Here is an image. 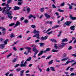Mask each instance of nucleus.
Instances as JSON below:
<instances>
[{
    "mask_svg": "<svg viewBox=\"0 0 76 76\" xmlns=\"http://www.w3.org/2000/svg\"><path fill=\"white\" fill-rule=\"evenodd\" d=\"M61 44H62V45H64L65 46V45H66V44H67V43H63V42H62V43H61Z\"/></svg>",
    "mask_w": 76,
    "mask_h": 76,
    "instance_id": "50",
    "label": "nucleus"
},
{
    "mask_svg": "<svg viewBox=\"0 0 76 76\" xmlns=\"http://www.w3.org/2000/svg\"><path fill=\"white\" fill-rule=\"evenodd\" d=\"M18 58V56H17V58H14L13 59V60L12 61V63H15V62H16L17 61V58Z\"/></svg>",
    "mask_w": 76,
    "mask_h": 76,
    "instance_id": "20",
    "label": "nucleus"
},
{
    "mask_svg": "<svg viewBox=\"0 0 76 76\" xmlns=\"http://www.w3.org/2000/svg\"><path fill=\"white\" fill-rule=\"evenodd\" d=\"M8 8H9L8 9H7L5 10L6 9V7H4L2 9L1 7H0V11H1L2 10H3L2 13H4V14L9 13L10 12H12L11 11H9V10H10L12 9V7H8Z\"/></svg>",
    "mask_w": 76,
    "mask_h": 76,
    "instance_id": "1",
    "label": "nucleus"
},
{
    "mask_svg": "<svg viewBox=\"0 0 76 76\" xmlns=\"http://www.w3.org/2000/svg\"><path fill=\"white\" fill-rule=\"evenodd\" d=\"M9 72H8L5 74V75L6 76H8V75H9Z\"/></svg>",
    "mask_w": 76,
    "mask_h": 76,
    "instance_id": "61",
    "label": "nucleus"
},
{
    "mask_svg": "<svg viewBox=\"0 0 76 76\" xmlns=\"http://www.w3.org/2000/svg\"><path fill=\"white\" fill-rule=\"evenodd\" d=\"M12 11H10L9 13H7L4 14V15H8V18H10V19H12L13 17L12 16Z\"/></svg>",
    "mask_w": 76,
    "mask_h": 76,
    "instance_id": "4",
    "label": "nucleus"
},
{
    "mask_svg": "<svg viewBox=\"0 0 76 76\" xmlns=\"http://www.w3.org/2000/svg\"><path fill=\"white\" fill-rule=\"evenodd\" d=\"M59 27H60V26L58 25H56L53 26L52 27V28L55 29V28H59Z\"/></svg>",
    "mask_w": 76,
    "mask_h": 76,
    "instance_id": "26",
    "label": "nucleus"
},
{
    "mask_svg": "<svg viewBox=\"0 0 76 76\" xmlns=\"http://www.w3.org/2000/svg\"><path fill=\"white\" fill-rule=\"evenodd\" d=\"M25 70H22L20 72V75H23V73H24V71Z\"/></svg>",
    "mask_w": 76,
    "mask_h": 76,
    "instance_id": "31",
    "label": "nucleus"
},
{
    "mask_svg": "<svg viewBox=\"0 0 76 76\" xmlns=\"http://www.w3.org/2000/svg\"><path fill=\"white\" fill-rule=\"evenodd\" d=\"M4 44H2L1 45V49H3L4 48V47H5V46L4 45Z\"/></svg>",
    "mask_w": 76,
    "mask_h": 76,
    "instance_id": "21",
    "label": "nucleus"
},
{
    "mask_svg": "<svg viewBox=\"0 0 76 76\" xmlns=\"http://www.w3.org/2000/svg\"><path fill=\"white\" fill-rule=\"evenodd\" d=\"M15 25V23H11L9 25L10 26H14Z\"/></svg>",
    "mask_w": 76,
    "mask_h": 76,
    "instance_id": "37",
    "label": "nucleus"
},
{
    "mask_svg": "<svg viewBox=\"0 0 76 76\" xmlns=\"http://www.w3.org/2000/svg\"><path fill=\"white\" fill-rule=\"evenodd\" d=\"M23 3V2L22 1L21 2H19L18 3V5H21Z\"/></svg>",
    "mask_w": 76,
    "mask_h": 76,
    "instance_id": "40",
    "label": "nucleus"
},
{
    "mask_svg": "<svg viewBox=\"0 0 76 76\" xmlns=\"http://www.w3.org/2000/svg\"><path fill=\"white\" fill-rule=\"evenodd\" d=\"M15 70L17 72H20L21 70V69L20 68H18L16 69Z\"/></svg>",
    "mask_w": 76,
    "mask_h": 76,
    "instance_id": "24",
    "label": "nucleus"
},
{
    "mask_svg": "<svg viewBox=\"0 0 76 76\" xmlns=\"http://www.w3.org/2000/svg\"><path fill=\"white\" fill-rule=\"evenodd\" d=\"M52 52H56V53H57V52H58V50H52Z\"/></svg>",
    "mask_w": 76,
    "mask_h": 76,
    "instance_id": "47",
    "label": "nucleus"
},
{
    "mask_svg": "<svg viewBox=\"0 0 76 76\" xmlns=\"http://www.w3.org/2000/svg\"><path fill=\"white\" fill-rule=\"evenodd\" d=\"M13 7L14 8V10H19V9H20V7L15 6V7Z\"/></svg>",
    "mask_w": 76,
    "mask_h": 76,
    "instance_id": "12",
    "label": "nucleus"
},
{
    "mask_svg": "<svg viewBox=\"0 0 76 76\" xmlns=\"http://www.w3.org/2000/svg\"><path fill=\"white\" fill-rule=\"evenodd\" d=\"M72 21H66L65 22V23H66V25L67 26H69L70 24L72 23Z\"/></svg>",
    "mask_w": 76,
    "mask_h": 76,
    "instance_id": "16",
    "label": "nucleus"
},
{
    "mask_svg": "<svg viewBox=\"0 0 76 76\" xmlns=\"http://www.w3.org/2000/svg\"><path fill=\"white\" fill-rule=\"evenodd\" d=\"M51 57V56H50L46 58V60H48V59H50Z\"/></svg>",
    "mask_w": 76,
    "mask_h": 76,
    "instance_id": "46",
    "label": "nucleus"
},
{
    "mask_svg": "<svg viewBox=\"0 0 76 76\" xmlns=\"http://www.w3.org/2000/svg\"><path fill=\"white\" fill-rule=\"evenodd\" d=\"M27 64V63H26V62L25 61L24 63V64H20V66L21 67H26V64Z\"/></svg>",
    "mask_w": 76,
    "mask_h": 76,
    "instance_id": "6",
    "label": "nucleus"
},
{
    "mask_svg": "<svg viewBox=\"0 0 76 76\" xmlns=\"http://www.w3.org/2000/svg\"><path fill=\"white\" fill-rule=\"evenodd\" d=\"M51 28H49L48 29L46 32H45V34H46V33H47L48 32H49V31H51Z\"/></svg>",
    "mask_w": 76,
    "mask_h": 76,
    "instance_id": "33",
    "label": "nucleus"
},
{
    "mask_svg": "<svg viewBox=\"0 0 76 76\" xmlns=\"http://www.w3.org/2000/svg\"><path fill=\"white\" fill-rule=\"evenodd\" d=\"M20 25V22H19V21H17L16 22V24L14 26V27L16 28L17 26H19V25Z\"/></svg>",
    "mask_w": 76,
    "mask_h": 76,
    "instance_id": "7",
    "label": "nucleus"
},
{
    "mask_svg": "<svg viewBox=\"0 0 76 76\" xmlns=\"http://www.w3.org/2000/svg\"><path fill=\"white\" fill-rule=\"evenodd\" d=\"M56 62V63H59V62H60V61L56 59V60L55 61Z\"/></svg>",
    "mask_w": 76,
    "mask_h": 76,
    "instance_id": "52",
    "label": "nucleus"
},
{
    "mask_svg": "<svg viewBox=\"0 0 76 76\" xmlns=\"http://www.w3.org/2000/svg\"><path fill=\"white\" fill-rule=\"evenodd\" d=\"M1 29H2V31H6V28H4L3 27H1Z\"/></svg>",
    "mask_w": 76,
    "mask_h": 76,
    "instance_id": "35",
    "label": "nucleus"
},
{
    "mask_svg": "<svg viewBox=\"0 0 76 76\" xmlns=\"http://www.w3.org/2000/svg\"><path fill=\"white\" fill-rule=\"evenodd\" d=\"M25 49H26V50H31V48L30 47H25Z\"/></svg>",
    "mask_w": 76,
    "mask_h": 76,
    "instance_id": "28",
    "label": "nucleus"
},
{
    "mask_svg": "<svg viewBox=\"0 0 76 76\" xmlns=\"http://www.w3.org/2000/svg\"><path fill=\"white\" fill-rule=\"evenodd\" d=\"M72 48V46H69V48H68V50H71Z\"/></svg>",
    "mask_w": 76,
    "mask_h": 76,
    "instance_id": "54",
    "label": "nucleus"
},
{
    "mask_svg": "<svg viewBox=\"0 0 76 76\" xmlns=\"http://www.w3.org/2000/svg\"><path fill=\"white\" fill-rule=\"evenodd\" d=\"M44 8H42L40 9V11L41 12H43L44 10Z\"/></svg>",
    "mask_w": 76,
    "mask_h": 76,
    "instance_id": "42",
    "label": "nucleus"
},
{
    "mask_svg": "<svg viewBox=\"0 0 76 76\" xmlns=\"http://www.w3.org/2000/svg\"><path fill=\"white\" fill-rule=\"evenodd\" d=\"M54 47L55 49H56V50L58 48V47L57 46V44H55L54 45Z\"/></svg>",
    "mask_w": 76,
    "mask_h": 76,
    "instance_id": "25",
    "label": "nucleus"
},
{
    "mask_svg": "<svg viewBox=\"0 0 76 76\" xmlns=\"http://www.w3.org/2000/svg\"><path fill=\"white\" fill-rule=\"evenodd\" d=\"M50 68H48L46 69V72H50Z\"/></svg>",
    "mask_w": 76,
    "mask_h": 76,
    "instance_id": "60",
    "label": "nucleus"
},
{
    "mask_svg": "<svg viewBox=\"0 0 76 76\" xmlns=\"http://www.w3.org/2000/svg\"><path fill=\"white\" fill-rule=\"evenodd\" d=\"M67 41H68V40L66 38L62 40V42H67Z\"/></svg>",
    "mask_w": 76,
    "mask_h": 76,
    "instance_id": "18",
    "label": "nucleus"
},
{
    "mask_svg": "<svg viewBox=\"0 0 76 76\" xmlns=\"http://www.w3.org/2000/svg\"><path fill=\"white\" fill-rule=\"evenodd\" d=\"M73 61H74V62H75V61L74 60H72L71 61H68L65 63V65H67V64H69V63H71V62H73Z\"/></svg>",
    "mask_w": 76,
    "mask_h": 76,
    "instance_id": "13",
    "label": "nucleus"
},
{
    "mask_svg": "<svg viewBox=\"0 0 76 76\" xmlns=\"http://www.w3.org/2000/svg\"><path fill=\"white\" fill-rule=\"evenodd\" d=\"M22 36L21 35H20L17 37V39H19V38H20H20H22Z\"/></svg>",
    "mask_w": 76,
    "mask_h": 76,
    "instance_id": "30",
    "label": "nucleus"
},
{
    "mask_svg": "<svg viewBox=\"0 0 76 76\" xmlns=\"http://www.w3.org/2000/svg\"><path fill=\"white\" fill-rule=\"evenodd\" d=\"M13 50H14V51H16L17 50L16 49V47H13Z\"/></svg>",
    "mask_w": 76,
    "mask_h": 76,
    "instance_id": "59",
    "label": "nucleus"
},
{
    "mask_svg": "<svg viewBox=\"0 0 76 76\" xmlns=\"http://www.w3.org/2000/svg\"><path fill=\"white\" fill-rule=\"evenodd\" d=\"M70 68V66H69L66 69V71H67V70H69V68Z\"/></svg>",
    "mask_w": 76,
    "mask_h": 76,
    "instance_id": "62",
    "label": "nucleus"
},
{
    "mask_svg": "<svg viewBox=\"0 0 76 76\" xmlns=\"http://www.w3.org/2000/svg\"><path fill=\"white\" fill-rule=\"evenodd\" d=\"M72 8H73V7L71 5H70L69 7V9H72Z\"/></svg>",
    "mask_w": 76,
    "mask_h": 76,
    "instance_id": "53",
    "label": "nucleus"
},
{
    "mask_svg": "<svg viewBox=\"0 0 76 76\" xmlns=\"http://www.w3.org/2000/svg\"><path fill=\"white\" fill-rule=\"evenodd\" d=\"M53 32V31H50L48 33H47L48 35H49L50 34H52Z\"/></svg>",
    "mask_w": 76,
    "mask_h": 76,
    "instance_id": "51",
    "label": "nucleus"
},
{
    "mask_svg": "<svg viewBox=\"0 0 76 76\" xmlns=\"http://www.w3.org/2000/svg\"><path fill=\"white\" fill-rule=\"evenodd\" d=\"M65 4V3L64 2H63L61 4V6H64V4Z\"/></svg>",
    "mask_w": 76,
    "mask_h": 76,
    "instance_id": "43",
    "label": "nucleus"
},
{
    "mask_svg": "<svg viewBox=\"0 0 76 76\" xmlns=\"http://www.w3.org/2000/svg\"><path fill=\"white\" fill-rule=\"evenodd\" d=\"M44 15L45 16V17L47 18L48 19H49V18H50V15H48V14L45 13L44 14Z\"/></svg>",
    "mask_w": 76,
    "mask_h": 76,
    "instance_id": "14",
    "label": "nucleus"
},
{
    "mask_svg": "<svg viewBox=\"0 0 76 76\" xmlns=\"http://www.w3.org/2000/svg\"><path fill=\"white\" fill-rule=\"evenodd\" d=\"M13 76V74H10L9 76Z\"/></svg>",
    "mask_w": 76,
    "mask_h": 76,
    "instance_id": "64",
    "label": "nucleus"
},
{
    "mask_svg": "<svg viewBox=\"0 0 76 76\" xmlns=\"http://www.w3.org/2000/svg\"><path fill=\"white\" fill-rule=\"evenodd\" d=\"M50 41H52V42H57V41H56V39H51L50 40Z\"/></svg>",
    "mask_w": 76,
    "mask_h": 76,
    "instance_id": "17",
    "label": "nucleus"
},
{
    "mask_svg": "<svg viewBox=\"0 0 76 76\" xmlns=\"http://www.w3.org/2000/svg\"><path fill=\"white\" fill-rule=\"evenodd\" d=\"M12 55V53H10L7 56V58H9V57H10V56H11Z\"/></svg>",
    "mask_w": 76,
    "mask_h": 76,
    "instance_id": "32",
    "label": "nucleus"
},
{
    "mask_svg": "<svg viewBox=\"0 0 76 76\" xmlns=\"http://www.w3.org/2000/svg\"><path fill=\"white\" fill-rule=\"evenodd\" d=\"M31 58H31V57H28V58H27L25 62H26V63H27V61H30L31 60Z\"/></svg>",
    "mask_w": 76,
    "mask_h": 76,
    "instance_id": "19",
    "label": "nucleus"
},
{
    "mask_svg": "<svg viewBox=\"0 0 76 76\" xmlns=\"http://www.w3.org/2000/svg\"><path fill=\"white\" fill-rule=\"evenodd\" d=\"M6 34V31H2V34L3 35H4Z\"/></svg>",
    "mask_w": 76,
    "mask_h": 76,
    "instance_id": "56",
    "label": "nucleus"
},
{
    "mask_svg": "<svg viewBox=\"0 0 76 76\" xmlns=\"http://www.w3.org/2000/svg\"><path fill=\"white\" fill-rule=\"evenodd\" d=\"M31 27L32 28H35V25H32L31 26Z\"/></svg>",
    "mask_w": 76,
    "mask_h": 76,
    "instance_id": "45",
    "label": "nucleus"
},
{
    "mask_svg": "<svg viewBox=\"0 0 76 76\" xmlns=\"http://www.w3.org/2000/svg\"><path fill=\"white\" fill-rule=\"evenodd\" d=\"M52 6L53 9H56V6L54 4L52 5Z\"/></svg>",
    "mask_w": 76,
    "mask_h": 76,
    "instance_id": "39",
    "label": "nucleus"
},
{
    "mask_svg": "<svg viewBox=\"0 0 76 76\" xmlns=\"http://www.w3.org/2000/svg\"><path fill=\"white\" fill-rule=\"evenodd\" d=\"M65 46L64 45H59V47H61V48H63Z\"/></svg>",
    "mask_w": 76,
    "mask_h": 76,
    "instance_id": "48",
    "label": "nucleus"
},
{
    "mask_svg": "<svg viewBox=\"0 0 76 76\" xmlns=\"http://www.w3.org/2000/svg\"><path fill=\"white\" fill-rule=\"evenodd\" d=\"M69 57H68L64 58H63L61 60V61H66V60H69Z\"/></svg>",
    "mask_w": 76,
    "mask_h": 76,
    "instance_id": "10",
    "label": "nucleus"
},
{
    "mask_svg": "<svg viewBox=\"0 0 76 76\" xmlns=\"http://www.w3.org/2000/svg\"><path fill=\"white\" fill-rule=\"evenodd\" d=\"M50 49L49 48H47L46 49V50H44L43 51V50H41L40 52L38 54V57H39L40 56H41V55H42L43 53H47V52L48 51H50Z\"/></svg>",
    "mask_w": 76,
    "mask_h": 76,
    "instance_id": "2",
    "label": "nucleus"
},
{
    "mask_svg": "<svg viewBox=\"0 0 76 76\" xmlns=\"http://www.w3.org/2000/svg\"><path fill=\"white\" fill-rule=\"evenodd\" d=\"M62 32V31H61L59 32V34L58 35V37H59L61 35V33Z\"/></svg>",
    "mask_w": 76,
    "mask_h": 76,
    "instance_id": "44",
    "label": "nucleus"
},
{
    "mask_svg": "<svg viewBox=\"0 0 76 76\" xmlns=\"http://www.w3.org/2000/svg\"><path fill=\"white\" fill-rule=\"evenodd\" d=\"M8 41H9V39H7L4 42V45H7V42H8Z\"/></svg>",
    "mask_w": 76,
    "mask_h": 76,
    "instance_id": "23",
    "label": "nucleus"
},
{
    "mask_svg": "<svg viewBox=\"0 0 76 76\" xmlns=\"http://www.w3.org/2000/svg\"><path fill=\"white\" fill-rule=\"evenodd\" d=\"M47 38H48V36H46L44 37L42 36L41 38V39L42 40H43V41H45V40H46V39H47Z\"/></svg>",
    "mask_w": 76,
    "mask_h": 76,
    "instance_id": "9",
    "label": "nucleus"
},
{
    "mask_svg": "<svg viewBox=\"0 0 76 76\" xmlns=\"http://www.w3.org/2000/svg\"><path fill=\"white\" fill-rule=\"evenodd\" d=\"M75 26H71L70 27V29L71 30V31H75Z\"/></svg>",
    "mask_w": 76,
    "mask_h": 76,
    "instance_id": "15",
    "label": "nucleus"
},
{
    "mask_svg": "<svg viewBox=\"0 0 76 76\" xmlns=\"http://www.w3.org/2000/svg\"><path fill=\"white\" fill-rule=\"evenodd\" d=\"M28 18L29 19H31V18H33L34 19H35L36 18V17L35 16L31 14H30V15L28 16Z\"/></svg>",
    "mask_w": 76,
    "mask_h": 76,
    "instance_id": "8",
    "label": "nucleus"
},
{
    "mask_svg": "<svg viewBox=\"0 0 76 76\" xmlns=\"http://www.w3.org/2000/svg\"><path fill=\"white\" fill-rule=\"evenodd\" d=\"M70 19H71V20H76V17H73L72 15H70Z\"/></svg>",
    "mask_w": 76,
    "mask_h": 76,
    "instance_id": "11",
    "label": "nucleus"
},
{
    "mask_svg": "<svg viewBox=\"0 0 76 76\" xmlns=\"http://www.w3.org/2000/svg\"><path fill=\"white\" fill-rule=\"evenodd\" d=\"M58 11L59 12H64V10H61L59 8L58 9Z\"/></svg>",
    "mask_w": 76,
    "mask_h": 76,
    "instance_id": "29",
    "label": "nucleus"
},
{
    "mask_svg": "<svg viewBox=\"0 0 76 76\" xmlns=\"http://www.w3.org/2000/svg\"><path fill=\"white\" fill-rule=\"evenodd\" d=\"M50 69L52 70V71H53V72H55L56 70H55V69H54V67H51L50 68Z\"/></svg>",
    "mask_w": 76,
    "mask_h": 76,
    "instance_id": "22",
    "label": "nucleus"
},
{
    "mask_svg": "<svg viewBox=\"0 0 76 76\" xmlns=\"http://www.w3.org/2000/svg\"><path fill=\"white\" fill-rule=\"evenodd\" d=\"M53 60H51L50 62H48V64L49 65H50V64H52V63H53Z\"/></svg>",
    "mask_w": 76,
    "mask_h": 76,
    "instance_id": "27",
    "label": "nucleus"
},
{
    "mask_svg": "<svg viewBox=\"0 0 76 76\" xmlns=\"http://www.w3.org/2000/svg\"><path fill=\"white\" fill-rule=\"evenodd\" d=\"M39 44L41 47H42L44 45V43H39Z\"/></svg>",
    "mask_w": 76,
    "mask_h": 76,
    "instance_id": "38",
    "label": "nucleus"
},
{
    "mask_svg": "<svg viewBox=\"0 0 76 76\" xmlns=\"http://www.w3.org/2000/svg\"><path fill=\"white\" fill-rule=\"evenodd\" d=\"M28 21L29 20H28L26 19L24 20V22L25 23H28Z\"/></svg>",
    "mask_w": 76,
    "mask_h": 76,
    "instance_id": "34",
    "label": "nucleus"
},
{
    "mask_svg": "<svg viewBox=\"0 0 76 76\" xmlns=\"http://www.w3.org/2000/svg\"><path fill=\"white\" fill-rule=\"evenodd\" d=\"M27 10L28 12H29L30 11H31V9L29 8H27Z\"/></svg>",
    "mask_w": 76,
    "mask_h": 76,
    "instance_id": "49",
    "label": "nucleus"
},
{
    "mask_svg": "<svg viewBox=\"0 0 76 76\" xmlns=\"http://www.w3.org/2000/svg\"><path fill=\"white\" fill-rule=\"evenodd\" d=\"M39 42V40L37 39L35 41V43H37V42Z\"/></svg>",
    "mask_w": 76,
    "mask_h": 76,
    "instance_id": "55",
    "label": "nucleus"
},
{
    "mask_svg": "<svg viewBox=\"0 0 76 76\" xmlns=\"http://www.w3.org/2000/svg\"><path fill=\"white\" fill-rule=\"evenodd\" d=\"M71 55L74 57H76V54H72Z\"/></svg>",
    "mask_w": 76,
    "mask_h": 76,
    "instance_id": "57",
    "label": "nucleus"
},
{
    "mask_svg": "<svg viewBox=\"0 0 76 76\" xmlns=\"http://www.w3.org/2000/svg\"><path fill=\"white\" fill-rule=\"evenodd\" d=\"M12 0H8L7 1V4L10 3L11 2H12Z\"/></svg>",
    "mask_w": 76,
    "mask_h": 76,
    "instance_id": "36",
    "label": "nucleus"
},
{
    "mask_svg": "<svg viewBox=\"0 0 76 76\" xmlns=\"http://www.w3.org/2000/svg\"><path fill=\"white\" fill-rule=\"evenodd\" d=\"M34 34H36V35H34L33 36V37H37V35H39V31H36V30L34 29L33 31Z\"/></svg>",
    "mask_w": 76,
    "mask_h": 76,
    "instance_id": "5",
    "label": "nucleus"
},
{
    "mask_svg": "<svg viewBox=\"0 0 76 76\" xmlns=\"http://www.w3.org/2000/svg\"><path fill=\"white\" fill-rule=\"evenodd\" d=\"M10 37L11 38H13V37H14V34L13 33L11 34Z\"/></svg>",
    "mask_w": 76,
    "mask_h": 76,
    "instance_id": "41",
    "label": "nucleus"
},
{
    "mask_svg": "<svg viewBox=\"0 0 76 76\" xmlns=\"http://www.w3.org/2000/svg\"><path fill=\"white\" fill-rule=\"evenodd\" d=\"M35 45H32V47H33V51L34 52H35L34 53V54H37V53H38V50H37L36 48L35 47Z\"/></svg>",
    "mask_w": 76,
    "mask_h": 76,
    "instance_id": "3",
    "label": "nucleus"
},
{
    "mask_svg": "<svg viewBox=\"0 0 76 76\" xmlns=\"http://www.w3.org/2000/svg\"><path fill=\"white\" fill-rule=\"evenodd\" d=\"M57 23L58 24H60V21L59 20H57Z\"/></svg>",
    "mask_w": 76,
    "mask_h": 76,
    "instance_id": "63",
    "label": "nucleus"
},
{
    "mask_svg": "<svg viewBox=\"0 0 76 76\" xmlns=\"http://www.w3.org/2000/svg\"><path fill=\"white\" fill-rule=\"evenodd\" d=\"M18 66H19V64H17V65H16L15 66H14V67H15V68H16V67H18Z\"/></svg>",
    "mask_w": 76,
    "mask_h": 76,
    "instance_id": "58",
    "label": "nucleus"
}]
</instances>
